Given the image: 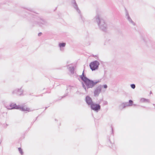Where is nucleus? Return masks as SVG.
Returning <instances> with one entry per match:
<instances>
[{"instance_id": "1", "label": "nucleus", "mask_w": 155, "mask_h": 155, "mask_svg": "<svg viewBox=\"0 0 155 155\" xmlns=\"http://www.w3.org/2000/svg\"><path fill=\"white\" fill-rule=\"evenodd\" d=\"M94 19L97 22L99 28L104 32H106L107 29V25L104 20L99 15H97Z\"/></svg>"}, {"instance_id": "2", "label": "nucleus", "mask_w": 155, "mask_h": 155, "mask_svg": "<svg viewBox=\"0 0 155 155\" xmlns=\"http://www.w3.org/2000/svg\"><path fill=\"white\" fill-rule=\"evenodd\" d=\"M99 80L93 81L90 80L88 78H86L85 80L83 81L87 87V89L89 88H92L97 83L100 82Z\"/></svg>"}, {"instance_id": "3", "label": "nucleus", "mask_w": 155, "mask_h": 155, "mask_svg": "<svg viewBox=\"0 0 155 155\" xmlns=\"http://www.w3.org/2000/svg\"><path fill=\"white\" fill-rule=\"evenodd\" d=\"M71 3L73 7L79 14L81 19L82 20L83 22L84 23L85 20L84 18L82 17L81 14V11L78 7L75 0H72Z\"/></svg>"}, {"instance_id": "4", "label": "nucleus", "mask_w": 155, "mask_h": 155, "mask_svg": "<svg viewBox=\"0 0 155 155\" xmlns=\"http://www.w3.org/2000/svg\"><path fill=\"white\" fill-rule=\"evenodd\" d=\"M100 64L97 61H94L91 62L89 64L91 69L92 71L97 70Z\"/></svg>"}, {"instance_id": "5", "label": "nucleus", "mask_w": 155, "mask_h": 155, "mask_svg": "<svg viewBox=\"0 0 155 155\" xmlns=\"http://www.w3.org/2000/svg\"><path fill=\"white\" fill-rule=\"evenodd\" d=\"M10 108H9V109H19L20 110L22 111H29V109L28 108L25 107H19L18 106H17L15 104L14 105V106L12 107V104H10Z\"/></svg>"}, {"instance_id": "6", "label": "nucleus", "mask_w": 155, "mask_h": 155, "mask_svg": "<svg viewBox=\"0 0 155 155\" xmlns=\"http://www.w3.org/2000/svg\"><path fill=\"white\" fill-rule=\"evenodd\" d=\"M90 106L91 110L97 112L100 110L101 108V106L99 104L94 103Z\"/></svg>"}, {"instance_id": "7", "label": "nucleus", "mask_w": 155, "mask_h": 155, "mask_svg": "<svg viewBox=\"0 0 155 155\" xmlns=\"http://www.w3.org/2000/svg\"><path fill=\"white\" fill-rule=\"evenodd\" d=\"M102 85H100L96 87L94 91V94L95 97H98L102 91Z\"/></svg>"}, {"instance_id": "8", "label": "nucleus", "mask_w": 155, "mask_h": 155, "mask_svg": "<svg viewBox=\"0 0 155 155\" xmlns=\"http://www.w3.org/2000/svg\"><path fill=\"white\" fill-rule=\"evenodd\" d=\"M23 91L21 88L16 89L14 90L12 92L13 94H17L18 95L21 96L23 93Z\"/></svg>"}, {"instance_id": "9", "label": "nucleus", "mask_w": 155, "mask_h": 155, "mask_svg": "<svg viewBox=\"0 0 155 155\" xmlns=\"http://www.w3.org/2000/svg\"><path fill=\"white\" fill-rule=\"evenodd\" d=\"M85 101L88 105H91L94 102L91 98L89 96H87L85 97Z\"/></svg>"}, {"instance_id": "10", "label": "nucleus", "mask_w": 155, "mask_h": 155, "mask_svg": "<svg viewBox=\"0 0 155 155\" xmlns=\"http://www.w3.org/2000/svg\"><path fill=\"white\" fill-rule=\"evenodd\" d=\"M128 102L123 103L120 104L119 106V108L120 110H122L127 106Z\"/></svg>"}, {"instance_id": "11", "label": "nucleus", "mask_w": 155, "mask_h": 155, "mask_svg": "<svg viewBox=\"0 0 155 155\" xmlns=\"http://www.w3.org/2000/svg\"><path fill=\"white\" fill-rule=\"evenodd\" d=\"M80 77L83 81H84V80H85L86 79V78H87L84 75V71H83L82 74L80 76Z\"/></svg>"}, {"instance_id": "12", "label": "nucleus", "mask_w": 155, "mask_h": 155, "mask_svg": "<svg viewBox=\"0 0 155 155\" xmlns=\"http://www.w3.org/2000/svg\"><path fill=\"white\" fill-rule=\"evenodd\" d=\"M39 25L41 26V25H46L47 24V22L44 19H41L39 22Z\"/></svg>"}, {"instance_id": "13", "label": "nucleus", "mask_w": 155, "mask_h": 155, "mask_svg": "<svg viewBox=\"0 0 155 155\" xmlns=\"http://www.w3.org/2000/svg\"><path fill=\"white\" fill-rule=\"evenodd\" d=\"M66 45V43H59L58 46L60 48L61 50V48L64 47H65Z\"/></svg>"}, {"instance_id": "14", "label": "nucleus", "mask_w": 155, "mask_h": 155, "mask_svg": "<svg viewBox=\"0 0 155 155\" xmlns=\"http://www.w3.org/2000/svg\"><path fill=\"white\" fill-rule=\"evenodd\" d=\"M125 18L127 20H128L131 18L129 16L128 12L126 9H125Z\"/></svg>"}, {"instance_id": "15", "label": "nucleus", "mask_w": 155, "mask_h": 155, "mask_svg": "<svg viewBox=\"0 0 155 155\" xmlns=\"http://www.w3.org/2000/svg\"><path fill=\"white\" fill-rule=\"evenodd\" d=\"M69 70L71 73L74 74V67H70L69 68Z\"/></svg>"}, {"instance_id": "16", "label": "nucleus", "mask_w": 155, "mask_h": 155, "mask_svg": "<svg viewBox=\"0 0 155 155\" xmlns=\"http://www.w3.org/2000/svg\"><path fill=\"white\" fill-rule=\"evenodd\" d=\"M128 21H129V22L130 24H131L135 26L136 25L135 23L132 21L131 18L129 19V20H128Z\"/></svg>"}, {"instance_id": "17", "label": "nucleus", "mask_w": 155, "mask_h": 155, "mask_svg": "<svg viewBox=\"0 0 155 155\" xmlns=\"http://www.w3.org/2000/svg\"><path fill=\"white\" fill-rule=\"evenodd\" d=\"M82 87L84 88L85 91L87 92V90L88 89H87L86 86L84 83L82 82Z\"/></svg>"}, {"instance_id": "18", "label": "nucleus", "mask_w": 155, "mask_h": 155, "mask_svg": "<svg viewBox=\"0 0 155 155\" xmlns=\"http://www.w3.org/2000/svg\"><path fill=\"white\" fill-rule=\"evenodd\" d=\"M133 101L132 100H129V102L128 103L127 106H131L133 105Z\"/></svg>"}, {"instance_id": "19", "label": "nucleus", "mask_w": 155, "mask_h": 155, "mask_svg": "<svg viewBox=\"0 0 155 155\" xmlns=\"http://www.w3.org/2000/svg\"><path fill=\"white\" fill-rule=\"evenodd\" d=\"M145 102V98H141L140 100V103H143Z\"/></svg>"}, {"instance_id": "20", "label": "nucleus", "mask_w": 155, "mask_h": 155, "mask_svg": "<svg viewBox=\"0 0 155 155\" xmlns=\"http://www.w3.org/2000/svg\"><path fill=\"white\" fill-rule=\"evenodd\" d=\"M18 150L20 153L22 155L23 153L21 148L20 147L18 148Z\"/></svg>"}, {"instance_id": "21", "label": "nucleus", "mask_w": 155, "mask_h": 155, "mask_svg": "<svg viewBox=\"0 0 155 155\" xmlns=\"http://www.w3.org/2000/svg\"><path fill=\"white\" fill-rule=\"evenodd\" d=\"M130 86L133 89H134L135 88L136 86L134 84H132L130 85Z\"/></svg>"}, {"instance_id": "22", "label": "nucleus", "mask_w": 155, "mask_h": 155, "mask_svg": "<svg viewBox=\"0 0 155 155\" xmlns=\"http://www.w3.org/2000/svg\"><path fill=\"white\" fill-rule=\"evenodd\" d=\"M102 87H103L105 89H106L107 87V84H105L104 85H102Z\"/></svg>"}, {"instance_id": "23", "label": "nucleus", "mask_w": 155, "mask_h": 155, "mask_svg": "<svg viewBox=\"0 0 155 155\" xmlns=\"http://www.w3.org/2000/svg\"><path fill=\"white\" fill-rule=\"evenodd\" d=\"M108 104V102L107 101H104L103 102V105H107Z\"/></svg>"}, {"instance_id": "24", "label": "nucleus", "mask_w": 155, "mask_h": 155, "mask_svg": "<svg viewBox=\"0 0 155 155\" xmlns=\"http://www.w3.org/2000/svg\"><path fill=\"white\" fill-rule=\"evenodd\" d=\"M28 10L31 11V12H33V9L32 8H27Z\"/></svg>"}, {"instance_id": "25", "label": "nucleus", "mask_w": 155, "mask_h": 155, "mask_svg": "<svg viewBox=\"0 0 155 155\" xmlns=\"http://www.w3.org/2000/svg\"><path fill=\"white\" fill-rule=\"evenodd\" d=\"M68 95V93H66L64 96L63 97H61V98H62L65 97L67 95Z\"/></svg>"}, {"instance_id": "26", "label": "nucleus", "mask_w": 155, "mask_h": 155, "mask_svg": "<svg viewBox=\"0 0 155 155\" xmlns=\"http://www.w3.org/2000/svg\"><path fill=\"white\" fill-rule=\"evenodd\" d=\"M146 102H149L150 101L149 99H146Z\"/></svg>"}, {"instance_id": "27", "label": "nucleus", "mask_w": 155, "mask_h": 155, "mask_svg": "<svg viewBox=\"0 0 155 155\" xmlns=\"http://www.w3.org/2000/svg\"><path fill=\"white\" fill-rule=\"evenodd\" d=\"M42 33L41 32L39 33L38 34V36H40L42 35Z\"/></svg>"}, {"instance_id": "28", "label": "nucleus", "mask_w": 155, "mask_h": 155, "mask_svg": "<svg viewBox=\"0 0 155 155\" xmlns=\"http://www.w3.org/2000/svg\"><path fill=\"white\" fill-rule=\"evenodd\" d=\"M152 94V91H151L150 92V94Z\"/></svg>"}, {"instance_id": "29", "label": "nucleus", "mask_w": 155, "mask_h": 155, "mask_svg": "<svg viewBox=\"0 0 155 155\" xmlns=\"http://www.w3.org/2000/svg\"><path fill=\"white\" fill-rule=\"evenodd\" d=\"M153 105L154 106L155 108V104H153Z\"/></svg>"}, {"instance_id": "30", "label": "nucleus", "mask_w": 155, "mask_h": 155, "mask_svg": "<svg viewBox=\"0 0 155 155\" xmlns=\"http://www.w3.org/2000/svg\"><path fill=\"white\" fill-rule=\"evenodd\" d=\"M68 91V89H67L66 90V91Z\"/></svg>"}, {"instance_id": "31", "label": "nucleus", "mask_w": 155, "mask_h": 155, "mask_svg": "<svg viewBox=\"0 0 155 155\" xmlns=\"http://www.w3.org/2000/svg\"><path fill=\"white\" fill-rule=\"evenodd\" d=\"M143 40L144 41V39L143 38Z\"/></svg>"}, {"instance_id": "32", "label": "nucleus", "mask_w": 155, "mask_h": 155, "mask_svg": "<svg viewBox=\"0 0 155 155\" xmlns=\"http://www.w3.org/2000/svg\"><path fill=\"white\" fill-rule=\"evenodd\" d=\"M134 105H136L135 104H134Z\"/></svg>"}]
</instances>
